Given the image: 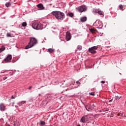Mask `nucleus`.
<instances>
[{
  "mask_svg": "<svg viewBox=\"0 0 126 126\" xmlns=\"http://www.w3.org/2000/svg\"><path fill=\"white\" fill-rule=\"evenodd\" d=\"M51 14L54 16H55V18L58 20H63L65 17V15L63 12L60 11H53L51 12Z\"/></svg>",
  "mask_w": 126,
  "mask_h": 126,
  "instance_id": "f257e3e1",
  "label": "nucleus"
},
{
  "mask_svg": "<svg viewBox=\"0 0 126 126\" xmlns=\"http://www.w3.org/2000/svg\"><path fill=\"white\" fill-rule=\"evenodd\" d=\"M38 43V41L35 37H30V42L28 45L26 46L25 49L26 50H28V49H30L32 48V47H34L35 45Z\"/></svg>",
  "mask_w": 126,
  "mask_h": 126,
  "instance_id": "f03ea898",
  "label": "nucleus"
},
{
  "mask_svg": "<svg viewBox=\"0 0 126 126\" xmlns=\"http://www.w3.org/2000/svg\"><path fill=\"white\" fill-rule=\"evenodd\" d=\"M92 120H93V115H86L82 117L80 122L85 124H89Z\"/></svg>",
  "mask_w": 126,
  "mask_h": 126,
  "instance_id": "7ed1b4c3",
  "label": "nucleus"
},
{
  "mask_svg": "<svg viewBox=\"0 0 126 126\" xmlns=\"http://www.w3.org/2000/svg\"><path fill=\"white\" fill-rule=\"evenodd\" d=\"M32 28L35 30H42L44 28L43 25L38 22H34L32 24Z\"/></svg>",
  "mask_w": 126,
  "mask_h": 126,
  "instance_id": "20e7f679",
  "label": "nucleus"
},
{
  "mask_svg": "<svg viewBox=\"0 0 126 126\" xmlns=\"http://www.w3.org/2000/svg\"><path fill=\"white\" fill-rule=\"evenodd\" d=\"M76 9L78 12H80L81 13L82 12H85V11L87 10V7L85 5H81L76 8Z\"/></svg>",
  "mask_w": 126,
  "mask_h": 126,
  "instance_id": "39448f33",
  "label": "nucleus"
},
{
  "mask_svg": "<svg viewBox=\"0 0 126 126\" xmlns=\"http://www.w3.org/2000/svg\"><path fill=\"white\" fill-rule=\"evenodd\" d=\"M94 26H96V28L98 29H102L103 28V23L100 20H97L94 24Z\"/></svg>",
  "mask_w": 126,
  "mask_h": 126,
  "instance_id": "423d86ee",
  "label": "nucleus"
},
{
  "mask_svg": "<svg viewBox=\"0 0 126 126\" xmlns=\"http://www.w3.org/2000/svg\"><path fill=\"white\" fill-rule=\"evenodd\" d=\"M97 49H98V46H93L89 48L88 51L91 54H96V53H97V52L96 51V50H97Z\"/></svg>",
  "mask_w": 126,
  "mask_h": 126,
  "instance_id": "0eeeda50",
  "label": "nucleus"
},
{
  "mask_svg": "<svg viewBox=\"0 0 126 126\" xmlns=\"http://www.w3.org/2000/svg\"><path fill=\"white\" fill-rule=\"evenodd\" d=\"M11 60H12V55L9 54L3 60L4 62L6 63H11Z\"/></svg>",
  "mask_w": 126,
  "mask_h": 126,
  "instance_id": "6e6552de",
  "label": "nucleus"
},
{
  "mask_svg": "<svg viewBox=\"0 0 126 126\" xmlns=\"http://www.w3.org/2000/svg\"><path fill=\"white\" fill-rule=\"evenodd\" d=\"M6 110V107L4 105L3 103L0 104V111L1 112H4Z\"/></svg>",
  "mask_w": 126,
  "mask_h": 126,
  "instance_id": "1a4fd4ad",
  "label": "nucleus"
},
{
  "mask_svg": "<svg viewBox=\"0 0 126 126\" xmlns=\"http://www.w3.org/2000/svg\"><path fill=\"white\" fill-rule=\"evenodd\" d=\"M65 38L66 41H69L70 39H71V34H70V32H66Z\"/></svg>",
  "mask_w": 126,
  "mask_h": 126,
  "instance_id": "9d476101",
  "label": "nucleus"
},
{
  "mask_svg": "<svg viewBox=\"0 0 126 126\" xmlns=\"http://www.w3.org/2000/svg\"><path fill=\"white\" fill-rule=\"evenodd\" d=\"M37 7L39 8V10H44V9H45V7H44V5L42 3H39L37 4Z\"/></svg>",
  "mask_w": 126,
  "mask_h": 126,
  "instance_id": "9b49d317",
  "label": "nucleus"
},
{
  "mask_svg": "<svg viewBox=\"0 0 126 126\" xmlns=\"http://www.w3.org/2000/svg\"><path fill=\"white\" fill-rule=\"evenodd\" d=\"M87 20V17H82L80 18L81 22H85Z\"/></svg>",
  "mask_w": 126,
  "mask_h": 126,
  "instance_id": "f8f14e48",
  "label": "nucleus"
},
{
  "mask_svg": "<svg viewBox=\"0 0 126 126\" xmlns=\"http://www.w3.org/2000/svg\"><path fill=\"white\" fill-rule=\"evenodd\" d=\"M66 16H69V17H73V16H74V14H73V13L68 12L67 13Z\"/></svg>",
  "mask_w": 126,
  "mask_h": 126,
  "instance_id": "ddd939ff",
  "label": "nucleus"
},
{
  "mask_svg": "<svg viewBox=\"0 0 126 126\" xmlns=\"http://www.w3.org/2000/svg\"><path fill=\"white\" fill-rule=\"evenodd\" d=\"M85 108H86V110H87V111H89L92 110V109H91V107L89 105H86L85 106Z\"/></svg>",
  "mask_w": 126,
  "mask_h": 126,
  "instance_id": "4468645a",
  "label": "nucleus"
},
{
  "mask_svg": "<svg viewBox=\"0 0 126 126\" xmlns=\"http://www.w3.org/2000/svg\"><path fill=\"white\" fill-rule=\"evenodd\" d=\"M97 13L99 14V15H101L103 17H104V12L99 10Z\"/></svg>",
  "mask_w": 126,
  "mask_h": 126,
  "instance_id": "2eb2a0df",
  "label": "nucleus"
},
{
  "mask_svg": "<svg viewBox=\"0 0 126 126\" xmlns=\"http://www.w3.org/2000/svg\"><path fill=\"white\" fill-rule=\"evenodd\" d=\"M89 30H90V32H91L92 33H95L96 31V29H93V28L90 29Z\"/></svg>",
  "mask_w": 126,
  "mask_h": 126,
  "instance_id": "dca6fc26",
  "label": "nucleus"
},
{
  "mask_svg": "<svg viewBox=\"0 0 126 126\" xmlns=\"http://www.w3.org/2000/svg\"><path fill=\"white\" fill-rule=\"evenodd\" d=\"M99 10H100V9L94 8L93 10V12H94V13H98Z\"/></svg>",
  "mask_w": 126,
  "mask_h": 126,
  "instance_id": "f3484780",
  "label": "nucleus"
},
{
  "mask_svg": "<svg viewBox=\"0 0 126 126\" xmlns=\"http://www.w3.org/2000/svg\"><path fill=\"white\" fill-rule=\"evenodd\" d=\"M47 52H48V53H54L55 49H53L52 48H49L47 50Z\"/></svg>",
  "mask_w": 126,
  "mask_h": 126,
  "instance_id": "a211bd4d",
  "label": "nucleus"
},
{
  "mask_svg": "<svg viewBox=\"0 0 126 126\" xmlns=\"http://www.w3.org/2000/svg\"><path fill=\"white\" fill-rule=\"evenodd\" d=\"M14 126H20V123H19V122H18V121H15L14 123Z\"/></svg>",
  "mask_w": 126,
  "mask_h": 126,
  "instance_id": "6ab92c4d",
  "label": "nucleus"
},
{
  "mask_svg": "<svg viewBox=\"0 0 126 126\" xmlns=\"http://www.w3.org/2000/svg\"><path fill=\"white\" fill-rule=\"evenodd\" d=\"M4 50H5V47H4V46H2L0 48V53H1V52H3V51H4Z\"/></svg>",
  "mask_w": 126,
  "mask_h": 126,
  "instance_id": "aec40b11",
  "label": "nucleus"
},
{
  "mask_svg": "<svg viewBox=\"0 0 126 126\" xmlns=\"http://www.w3.org/2000/svg\"><path fill=\"white\" fill-rule=\"evenodd\" d=\"M77 50H78V51H81V50H82V46L78 45L77 47Z\"/></svg>",
  "mask_w": 126,
  "mask_h": 126,
  "instance_id": "412c9836",
  "label": "nucleus"
},
{
  "mask_svg": "<svg viewBox=\"0 0 126 126\" xmlns=\"http://www.w3.org/2000/svg\"><path fill=\"white\" fill-rule=\"evenodd\" d=\"M11 5V4L9 2H6L5 3L6 7H9V6H10Z\"/></svg>",
  "mask_w": 126,
  "mask_h": 126,
  "instance_id": "4be33fe9",
  "label": "nucleus"
},
{
  "mask_svg": "<svg viewBox=\"0 0 126 126\" xmlns=\"http://www.w3.org/2000/svg\"><path fill=\"white\" fill-rule=\"evenodd\" d=\"M22 26H23V27H26V26H27V23L26 22H23L22 24Z\"/></svg>",
  "mask_w": 126,
  "mask_h": 126,
  "instance_id": "5701e85b",
  "label": "nucleus"
},
{
  "mask_svg": "<svg viewBox=\"0 0 126 126\" xmlns=\"http://www.w3.org/2000/svg\"><path fill=\"white\" fill-rule=\"evenodd\" d=\"M122 96H119V95H117L115 96V100H120Z\"/></svg>",
  "mask_w": 126,
  "mask_h": 126,
  "instance_id": "b1692460",
  "label": "nucleus"
},
{
  "mask_svg": "<svg viewBox=\"0 0 126 126\" xmlns=\"http://www.w3.org/2000/svg\"><path fill=\"white\" fill-rule=\"evenodd\" d=\"M40 124L41 126H45V125H46V122H45V121H40Z\"/></svg>",
  "mask_w": 126,
  "mask_h": 126,
  "instance_id": "393cba45",
  "label": "nucleus"
},
{
  "mask_svg": "<svg viewBox=\"0 0 126 126\" xmlns=\"http://www.w3.org/2000/svg\"><path fill=\"white\" fill-rule=\"evenodd\" d=\"M89 95H91V96H95V92H91L89 93Z\"/></svg>",
  "mask_w": 126,
  "mask_h": 126,
  "instance_id": "a878e982",
  "label": "nucleus"
},
{
  "mask_svg": "<svg viewBox=\"0 0 126 126\" xmlns=\"http://www.w3.org/2000/svg\"><path fill=\"white\" fill-rule=\"evenodd\" d=\"M15 99V96H14V95H12L11 97V98L10 99H9L8 100V102H11V99Z\"/></svg>",
  "mask_w": 126,
  "mask_h": 126,
  "instance_id": "bb28decb",
  "label": "nucleus"
},
{
  "mask_svg": "<svg viewBox=\"0 0 126 126\" xmlns=\"http://www.w3.org/2000/svg\"><path fill=\"white\" fill-rule=\"evenodd\" d=\"M14 74V71H13V70H11V72H9L8 74H9V75L11 76V75H13V74Z\"/></svg>",
  "mask_w": 126,
  "mask_h": 126,
  "instance_id": "cd10ccee",
  "label": "nucleus"
},
{
  "mask_svg": "<svg viewBox=\"0 0 126 126\" xmlns=\"http://www.w3.org/2000/svg\"><path fill=\"white\" fill-rule=\"evenodd\" d=\"M8 71H9V70H2L0 72V73H4V72H8Z\"/></svg>",
  "mask_w": 126,
  "mask_h": 126,
  "instance_id": "c85d7f7f",
  "label": "nucleus"
},
{
  "mask_svg": "<svg viewBox=\"0 0 126 126\" xmlns=\"http://www.w3.org/2000/svg\"><path fill=\"white\" fill-rule=\"evenodd\" d=\"M6 37H11V34H10V33L7 32L6 34Z\"/></svg>",
  "mask_w": 126,
  "mask_h": 126,
  "instance_id": "c756f323",
  "label": "nucleus"
},
{
  "mask_svg": "<svg viewBox=\"0 0 126 126\" xmlns=\"http://www.w3.org/2000/svg\"><path fill=\"white\" fill-rule=\"evenodd\" d=\"M119 7H120V9L121 10H122L123 8V4H120L119 5Z\"/></svg>",
  "mask_w": 126,
  "mask_h": 126,
  "instance_id": "7c9ffc66",
  "label": "nucleus"
},
{
  "mask_svg": "<svg viewBox=\"0 0 126 126\" xmlns=\"http://www.w3.org/2000/svg\"><path fill=\"white\" fill-rule=\"evenodd\" d=\"M17 105H19L20 106H22V102L20 101L17 103Z\"/></svg>",
  "mask_w": 126,
  "mask_h": 126,
  "instance_id": "2f4dec72",
  "label": "nucleus"
},
{
  "mask_svg": "<svg viewBox=\"0 0 126 126\" xmlns=\"http://www.w3.org/2000/svg\"><path fill=\"white\" fill-rule=\"evenodd\" d=\"M117 116H121V117H123V113H118Z\"/></svg>",
  "mask_w": 126,
  "mask_h": 126,
  "instance_id": "473e14b6",
  "label": "nucleus"
},
{
  "mask_svg": "<svg viewBox=\"0 0 126 126\" xmlns=\"http://www.w3.org/2000/svg\"><path fill=\"white\" fill-rule=\"evenodd\" d=\"M21 102H22V105H23V104H26V101H22Z\"/></svg>",
  "mask_w": 126,
  "mask_h": 126,
  "instance_id": "72a5a7b5",
  "label": "nucleus"
},
{
  "mask_svg": "<svg viewBox=\"0 0 126 126\" xmlns=\"http://www.w3.org/2000/svg\"><path fill=\"white\" fill-rule=\"evenodd\" d=\"M76 84H81L80 82H79V81H77L76 82Z\"/></svg>",
  "mask_w": 126,
  "mask_h": 126,
  "instance_id": "f704fd0d",
  "label": "nucleus"
},
{
  "mask_svg": "<svg viewBox=\"0 0 126 126\" xmlns=\"http://www.w3.org/2000/svg\"><path fill=\"white\" fill-rule=\"evenodd\" d=\"M92 108H94V107H96V106H95V104H93V105H92Z\"/></svg>",
  "mask_w": 126,
  "mask_h": 126,
  "instance_id": "c9c22d12",
  "label": "nucleus"
},
{
  "mask_svg": "<svg viewBox=\"0 0 126 126\" xmlns=\"http://www.w3.org/2000/svg\"><path fill=\"white\" fill-rule=\"evenodd\" d=\"M7 79V77H4L3 78V80H5V79Z\"/></svg>",
  "mask_w": 126,
  "mask_h": 126,
  "instance_id": "e433bc0d",
  "label": "nucleus"
},
{
  "mask_svg": "<svg viewBox=\"0 0 126 126\" xmlns=\"http://www.w3.org/2000/svg\"><path fill=\"white\" fill-rule=\"evenodd\" d=\"M15 103V102L14 101H13V102H12V107H13V106H14Z\"/></svg>",
  "mask_w": 126,
  "mask_h": 126,
  "instance_id": "4c0bfd02",
  "label": "nucleus"
},
{
  "mask_svg": "<svg viewBox=\"0 0 126 126\" xmlns=\"http://www.w3.org/2000/svg\"><path fill=\"white\" fill-rule=\"evenodd\" d=\"M100 83H103V84H104L105 83V81H101Z\"/></svg>",
  "mask_w": 126,
  "mask_h": 126,
  "instance_id": "58836bf2",
  "label": "nucleus"
},
{
  "mask_svg": "<svg viewBox=\"0 0 126 126\" xmlns=\"http://www.w3.org/2000/svg\"><path fill=\"white\" fill-rule=\"evenodd\" d=\"M31 88H32V86H30L29 88V90H30V89H31Z\"/></svg>",
  "mask_w": 126,
  "mask_h": 126,
  "instance_id": "ea45409f",
  "label": "nucleus"
},
{
  "mask_svg": "<svg viewBox=\"0 0 126 126\" xmlns=\"http://www.w3.org/2000/svg\"><path fill=\"white\" fill-rule=\"evenodd\" d=\"M15 62H16V61H14V60H12V63H15Z\"/></svg>",
  "mask_w": 126,
  "mask_h": 126,
  "instance_id": "a19ab883",
  "label": "nucleus"
},
{
  "mask_svg": "<svg viewBox=\"0 0 126 126\" xmlns=\"http://www.w3.org/2000/svg\"><path fill=\"white\" fill-rule=\"evenodd\" d=\"M112 101H113V99H110V100H109V102H112Z\"/></svg>",
  "mask_w": 126,
  "mask_h": 126,
  "instance_id": "79ce46f5",
  "label": "nucleus"
},
{
  "mask_svg": "<svg viewBox=\"0 0 126 126\" xmlns=\"http://www.w3.org/2000/svg\"><path fill=\"white\" fill-rule=\"evenodd\" d=\"M25 53H26V54H27V53H28V52L26 51Z\"/></svg>",
  "mask_w": 126,
  "mask_h": 126,
  "instance_id": "37998d69",
  "label": "nucleus"
},
{
  "mask_svg": "<svg viewBox=\"0 0 126 126\" xmlns=\"http://www.w3.org/2000/svg\"><path fill=\"white\" fill-rule=\"evenodd\" d=\"M67 90H68V89H66V90H65V91H67Z\"/></svg>",
  "mask_w": 126,
  "mask_h": 126,
  "instance_id": "c03bdc74",
  "label": "nucleus"
},
{
  "mask_svg": "<svg viewBox=\"0 0 126 126\" xmlns=\"http://www.w3.org/2000/svg\"><path fill=\"white\" fill-rule=\"evenodd\" d=\"M119 74H120V75H122V73H119Z\"/></svg>",
  "mask_w": 126,
  "mask_h": 126,
  "instance_id": "a18cd8bd",
  "label": "nucleus"
},
{
  "mask_svg": "<svg viewBox=\"0 0 126 126\" xmlns=\"http://www.w3.org/2000/svg\"><path fill=\"white\" fill-rule=\"evenodd\" d=\"M10 105H11V104H10L9 105V106H10Z\"/></svg>",
  "mask_w": 126,
  "mask_h": 126,
  "instance_id": "49530a36",
  "label": "nucleus"
},
{
  "mask_svg": "<svg viewBox=\"0 0 126 126\" xmlns=\"http://www.w3.org/2000/svg\"><path fill=\"white\" fill-rule=\"evenodd\" d=\"M15 107H16V108H17V106L16 105L15 106Z\"/></svg>",
  "mask_w": 126,
  "mask_h": 126,
  "instance_id": "de8ad7c7",
  "label": "nucleus"
}]
</instances>
